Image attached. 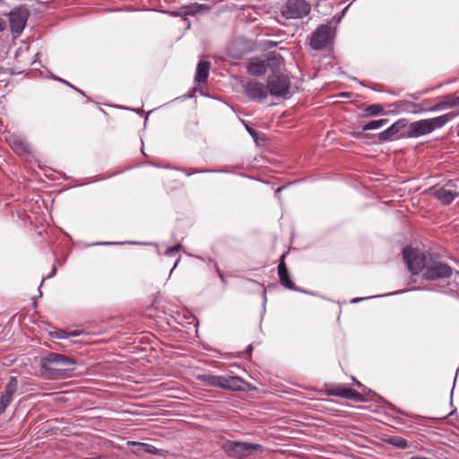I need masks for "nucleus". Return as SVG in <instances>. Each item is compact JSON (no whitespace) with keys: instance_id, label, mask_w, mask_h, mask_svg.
Masks as SVG:
<instances>
[{"instance_id":"0eeeda50","label":"nucleus","mask_w":459,"mask_h":459,"mask_svg":"<svg viewBox=\"0 0 459 459\" xmlns=\"http://www.w3.org/2000/svg\"><path fill=\"white\" fill-rule=\"evenodd\" d=\"M311 10L306 0H288L281 7V13L286 19H300L307 16Z\"/></svg>"},{"instance_id":"dca6fc26","label":"nucleus","mask_w":459,"mask_h":459,"mask_svg":"<svg viewBox=\"0 0 459 459\" xmlns=\"http://www.w3.org/2000/svg\"><path fill=\"white\" fill-rule=\"evenodd\" d=\"M7 142L12 150L18 155L24 156L30 153V144L23 137L12 134L8 137Z\"/></svg>"},{"instance_id":"393cba45","label":"nucleus","mask_w":459,"mask_h":459,"mask_svg":"<svg viewBox=\"0 0 459 459\" xmlns=\"http://www.w3.org/2000/svg\"><path fill=\"white\" fill-rule=\"evenodd\" d=\"M387 122H388V119H385V118L378 119V120H373V121H370V122L367 123L366 125H364L362 126V130L368 131V130L378 129V128L384 126L385 125H386Z\"/></svg>"},{"instance_id":"6ab92c4d","label":"nucleus","mask_w":459,"mask_h":459,"mask_svg":"<svg viewBox=\"0 0 459 459\" xmlns=\"http://www.w3.org/2000/svg\"><path fill=\"white\" fill-rule=\"evenodd\" d=\"M458 195L459 193L456 190L448 189L446 186L434 191V196L445 205L450 204Z\"/></svg>"},{"instance_id":"6e6552de","label":"nucleus","mask_w":459,"mask_h":459,"mask_svg":"<svg viewBox=\"0 0 459 459\" xmlns=\"http://www.w3.org/2000/svg\"><path fill=\"white\" fill-rule=\"evenodd\" d=\"M223 447L229 456L236 459L247 457L262 448L260 445L234 441L227 442Z\"/></svg>"},{"instance_id":"9b49d317","label":"nucleus","mask_w":459,"mask_h":459,"mask_svg":"<svg viewBox=\"0 0 459 459\" xmlns=\"http://www.w3.org/2000/svg\"><path fill=\"white\" fill-rule=\"evenodd\" d=\"M287 256V253H283L279 261V264L277 267V273L279 276L280 283L288 290L299 291V292H307L300 288H298L294 281L291 280L290 273L287 268V264L285 263V258Z\"/></svg>"},{"instance_id":"412c9836","label":"nucleus","mask_w":459,"mask_h":459,"mask_svg":"<svg viewBox=\"0 0 459 459\" xmlns=\"http://www.w3.org/2000/svg\"><path fill=\"white\" fill-rule=\"evenodd\" d=\"M211 8L209 5L207 4H197V3H195V4H192L190 5H187V6H185V7H182L181 10H182V14L183 15H195L197 13H200L202 12H204V11H209Z\"/></svg>"},{"instance_id":"b1692460","label":"nucleus","mask_w":459,"mask_h":459,"mask_svg":"<svg viewBox=\"0 0 459 459\" xmlns=\"http://www.w3.org/2000/svg\"><path fill=\"white\" fill-rule=\"evenodd\" d=\"M365 113L367 116L376 117L378 115L385 114V110L382 105L372 104L365 108Z\"/></svg>"},{"instance_id":"f03ea898","label":"nucleus","mask_w":459,"mask_h":459,"mask_svg":"<svg viewBox=\"0 0 459 459\" xmlns=\"http://www.w3.org/2000/svg\"><path fill=\"white\" fill-rule=\"evenodd\" d=\"M458 113L449 112L433 118L420 119L409 125V130L406 132L405 138H417L421 135L429 134L435 129L443 127L446 123L453 120Z\"/></svg>"},{"instance_id":"a878e982","label":"nucleus","mask_w":459,"mask_h":459,"mask_svg":"<svg viewBox=\"0 0 459 459\" xmlns=\"http://www.w3.org/2000/svg\"><path fill=\"white\" fill-rule=\"evenodd\" d=\"M132 444L134 446H140L146 453L152 454V455L157 453V448L152 445L146 444V443H140V442H133Z\"/></svg>"},{"instance_id":"39448f33","label":"nucleus","mask_w":459,"mask_h":459,"mask_svg":"<svg viewBox=\"0 0 459 459\" xmlns=\"http://www.w3.org/2000/svg\"><path fill=\"white\" fill-rule=\"evenodd\" d=\"M268 93L275 98L286 99L289 97L290 81L288 75L282 73H272L267 78Z\"/></svg>"},{"instance_id":"5701e85b","label":"nucleus","mask_w":459,"mask_h":459,"mask_svg":"<svg viewBox=\"0 0 459 459\" xmlns=\"http://www.w3.org/2000/svg\"><path fill=\"white\" fill-rule=\"evenodd\" d=\"M387 444H390L397 448L404 449L409 446L408 441L400 437H390L385 440Z\"/></svg>"},{"instance_id":"c85d7f7f","label":"nucleus","mask_w":459,"mask_h":459,"mask_svg":"<svg viewBox=\"0 0 459 459\" xmlns=\"http://www.w3.org/2000/svg\"><path fill=\"white\" fill-rule=\"evenodd\" d=\"M62 82H65L66 85L70 86L71 88H73L74 90H75L76 91H78V92H80V93L83 94V92H82L81 90H79L78 88H76V87L73 86V85H72V84H70L69 82H65V81H64V80H62Z\"/></svg>"},{"instance_id":"e433bc0d","label":"nucleus","mask_w":459,"mask_h":459,"mask_svg":"<svg viewBox=\"0 0 459 459\" xmlns=\"http://www.w3.org/2000/svg\"><path fill=\"white\" fill-rule=\"evenodd\" d=\"M235 58H240V56H233Z\"/></svg>"},{"instance_id":"1a4fd4ad","label":"nucleus","mask_w":459,"mask_h":459,"mask_svg":"<svg viewBox=\"0 0 459 459\" xmlns=\"http://www.w3.org/2000/svg\"><path fill=\"white\" fill-rule=\"evenodd\" d=\"M333 30L329 23L320 25L311 35L309 45L315 50H321L333 39Z\"/></svg>"},{"instance_id":"a211bd4d","label":"nucleus","mask_w":459,"mask_h":459,"mask_svg":"<svg viewBox=\"0 0 459 459\" xmlns=\"http://www.w3.org/2000/svg\"><path fill=\"white\" fill-rule=\"evenodd\" d=\"M247 72L252 76H263L267 72V64L260 58H253L247 65Z\"/></svg>"},{"instance_id":"bb28decb","label":"nucleus","mask_w":459,"mask_h":459,"mask_svg":"<svg viewBox=\"0 0 459 459\" xmlns=\"http://www.w3.org/2000/svg\"><path fill=\"white\" fill-rule=\"evenodd\" d=\"M78 334H79V333L77 331L66 333L64 330H59L58 332L55 333V336L59 339H66L71 336H77Z\"/></svg>"},{"instance_id":"c9c22d12","label":"nucleus","mask_w":459,"mask_h":459,"mask_svg":"<svg viewBox=\"0 0 459 459\" xmlns=\"http://www.w3.org/2000/svg\"><path fill=\"white\" fill-rule=\"evenodd\" d=\"M355 135L359 136V135H361V133H357V134H355Z\"/></svg>"},{"instance_id":"aec40b11","label":"nucleus","mask_w":459,"mask_h":459,"mask_svg":"<svg viewBox=\"0 0 459 459\" xmlns=\"http://www.w3.org/2000/svg\"><path fill=\"white\" fill-rule=\"evenodd\" d=\"M210 67H211L210 62H208L206 60H201L197 64L195 81L198 84L206 83L208 76H209Z\"/></svg>"},{"instance_id":"473e14b6","label":"nucleus","mask_w":459,"mask_h":459,"mask_svg":"<svg viewBox=\"0 0 459 459\" xmlns=\"http://www.w3.org/2000/svg\"><path fill=\"white\" fill-rule=\"evenodd\" d=\"M56 269L54 267L52 273L48 275V278L51 277L54 273H56Z\"/></svg>"},{"instance_id":"4468645a","label":"nucleus","mask_w":459,"mask_h":459,"mask_svg":"<svg viewBox=\"0 0 459 459\" xmlns=\"http://www.w3.org/2000/svg\"><path fill=\"white\" fill-rule=\"evenodd\" d=\"M18 390V379L11 377L0 396V414L4 413L13 401V397Z\"/></svg>"},{"instance_id":"f257e3e1","label":"nucleus","mask_w":459,"mask_h":459,"mask_svg":"<svg viewBox=\"0 0 459 459\" xmlns=\"http://www.w3.org/2000/svg\"><path fill=\"white\" fill-rule=\"evenodd\" d=\"M426 281H447L451 290L459 287V272L453 269L447 264L437 259L431 258L421 275Z\"/></svg>"},{"instance_id":"7ed1b4c3","label":"nucleus","mask_w":459,"mask_h":459,"mask_svg":"<svg viewBox=\"0 0 459 459\" xmlns=\"http://www.w3.org/2000/svg\"><path fill=\"white\" fill-rule=\"evenodd\" d=\"M75 364L74 359L67 356L51 352L41 359V368L45 373H49L52 378H57L65 375V371L73 369Z\"/></svg>"},{"instance_id":"423d86ee","label":"nucleus","mask_w":459,"mask_h":459,"mask_svg":"<svg viewBox=\"0 0 459 459\" xmlns=\"http://www.w3.org/2000/svg\"><path fill=\"white\" fill-rule=\"evenodd\" d=\"M30 15V10L25 5L15 7L8 13L10 30L15 37L22 33Z\"/></svg>"},{"instance_id":"4c0bfd02","label":"nucleus","mask_w":459,"mask_h":459,"mask_svg":"<svg viewBox=\"0 0 459 459\" xmlns=\"http://www.w3.org/2000/svg\"><path fill=\"white\" fill-rule=\"evenodd\" d=\"M358 300H359V299H354L352 300V302H357Z\"/></svg>"},{"instance_id":"cd10ccee","label":"nucleus","mask_w":459,"mask_h":459,"mask_svg":"<svg viewBox=\"0 0 459 459\" xmlns=\"http://www.w3.org/2000/svg\"><path fill=\"white\" fill-rule=\"evenodd\" d=\"M181 249V246L179 244H177L171 247H169L166 251H165V255H171L173 254H176V253H178Z\"/></svg>"},{"instance_id":"2eb2a0df","label":"nucleus","mask_w":459,"mask_h":459,"mask_svg":"<svg viewBox=\"0 0 459 459\" xmlns=\"http://www.w3.org/2000/svg\"><path fill=\"white\" fill-rule=\"evenodd\" d=\"M459 106V94L453 92L443 95L437 99V101L429 108H426V111H437L448 108H454Z\"/></svg>"},{"instance_id":"f704fd0d","label":"nucleus","mask_w":459,"mask_h":459,"mask_svg":"<svg viewBox=\"0 0 459 459\" xmlns=\"http://www.w3.org/2000/svg\"><path fill=\"white\" fill-rule=\"evenodd\" d=\"M178 262H179V258H178V259H177V261H176V263H175L174 267H176V266H177V264H178Z\"/></svg>"},{"instance_id":"9d476101","label":"nucleus","mask_w":459,"mask_h":459,"mask_svg":"<svg viewBox=\"0 0 459 459\" xmlns=\"http://www.w3.org/2000/svg\"><path fill=\"white\" fill-rule=\"evenodd\" d=\"M326 395L329 396H336L344 398L347 400H351L353 402H365L366 398L364 395L356 390H353L350 387H346L342 385H325V390L323 391Z\"/></svg>"},{"instance_id":"ddd939ff","label":"nucleus","mask_w":459,"mask_h":459,"mask_svg":"<svg viewBox=\"0 0 459 459\" xmlns=\"http://www.w3.org/2000/svg\"><path fill=\"white\" fill-rule=\"evenodd\" d=\"M407 126L406 119H399L394 122L385 131L378 134V139L380 142L393 141L400 138H405L403 136L406 133H400L402 129Z\"/></svg>"},{"instance_id":"20e7f679","label":"nucleus","mask_w":459,"mask_h":459,"mask_svg":"<svg viewBox=\"0 0 459 459\" xmlns=\"http://www.w3.org/2000/svg\"><path fill=\"white\" fill-rule=\"evenodd\" d=\"M431 258L432 255L429 253L411 247H404L403 250V259L412 274L421 273L422 275Z\"/></svg>"},{"instance_id":"f3484780","label":"nucleus","mask_w":459,"mask_h":459,"mask_svg":"<svg viewBox=\"0 0 459 459\" xmlns=\"http://www.w3.org/2000/svg\"><path fill=\"white\" fill-rule=\"evenodd\" d=\"M247 383L239 377H222L220 387L226 390L244 391Z\"/></svg>"},{"instance_id":"7c9ffc66","label":"nucleus","mask_w":459,"mask_h":459,"mask_svg":"<svg viewBox=\"0 0 459 459\" xmlns=\"http://www.w3.org/2000/svg\"><path fill=\"white\" fill-rule=\"evenodd\" d=\"M352 381L355 383L356 385L359 387L363 386V385L359 381H358L354 377H352Z\"/></svg>"},{"instance_id":"4be33fe9","label":"nucleus","mask_w":459,"mask_h":459,"mask_svg":"<svg viewBox=\"0 0 459 459\" xmlns=\"http://www.w3.org/2000/svg\"><path fill=\"white\" fill-rule=\"evenodd\" d=\"M221 376H214L211 374L198 375L197 379L202 381L208 386L220 387Z\"/></svg>"},{"instance_id":"f8f14e48","label":"nucleus","mask_w":459,"mask_h":459,"mask_svg":"<svg viewBox=\"0 0 459 459\" xmlns=\"http://www.w3.org/2000/svg\"><path fill=\"white\" fill-rule=\"evenodd\" d=\"M244 92L252 100H263L268 96L266 84L256 81H248L244 86Z\"/></svg>"},{"instance_id":"72a5a7b5","label":"nucleus","mask_w":459,"mask_h":459,"mask_svg":"<svg viewBox=\"0 0 459 459\" xmlns=\"http://www.w3.org/2000/svg\"><path fill=\"white\" fill-rule=\"evenodd\" d=\"M82 459H101V457L98 456V457H86V458H82Z\"/></svg>"},{"instance_id":"c756f323","label":"nucleus","mask_w":459,"mask_h":459,"mask_svg":"<svg viewBox=\"0 0 459 459\" xmlns=\"http://www.w3.org/2000/svg\"><path fill=\"white\" fill-rule=\"evenodd\" d=\"M5 28V22L0 19V32L3 31Z\"/></svg>"},{"instance_id":"2f4dec72","label":"nucleus","mask_w":459,"mask_h":459,"mask_svg":"<svg viewBox=\"0 0 459 459\" xmlns=\"http://www.w3.org/2000/svg\"><path fill=\"white\" fill-rule=\"evenodd\" d=\"M252 350H253L252 345H249V346L247 347V352L251 353Z\"/></svg>"}]
</instances>
